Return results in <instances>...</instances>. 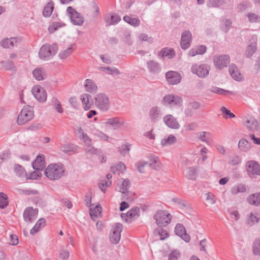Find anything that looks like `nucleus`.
Listing matches in <instances>:
<instances>
[{
    "label": "nucleus",
    "instance_id": "30",
    "mask_svg": "<svg viewBox=\"0 0 260 260\" xmlns=\"http://www.w3.org/2000/svg\"><path fill=\"white\" fill-rule=\"evenodd\" d=\"M149 72L153 74H157L160 71V67L158 62L154 60H149L147 62Z\"/></svg>",
    "mask_w": 260,
    "mask_h": 260
},
{
    "label": "nucleus",
    "instance_id": "31",
    "mask_svg": "<svg viewBox=\"0 0 260 260\" xmlns=\"http://www.w3.org/2000/svg\"><path fill=\"white\" fill-rule=\"evenodd\" d=\"M46 220L45 218H42L39 219L36 222L35 226L30 230V233L34 235L41 230L45 225Z\"/></svg>",
    "mask_w": 260,
    "mask_h": 260
},
{
    "label": "nucleus",
    "instance_id": "45",
    "mask_svg": "<svg viewBox=\"0 0 260 260\" xmlns=\"http://www.w3.org/2000/svg\"><path fill=\"white\" fill-rule=\"evenodd\" d=\"M129 186V180L123 179L121 184L117 186V190L121 193H125L127 191Z\"/></svg>",
    "mask_w": 260,
    "mask_h": 260
},
{
    "label": "nucleus",
    "instance_id": "27",
    "mask_svg": "<svg viewBox=\"0 0 260 260\" xmlns=\"http://www.w3.org/2000/svg\"><path fill=\"white\" fill-rule=\"evenodd\" d=\"M85 90L89 93H95L98 90V86L94 81L90 79H87L84 83Z\"/></svg>",
    "mask_w": 260,
    "mask_h": 260
},
{
    "label": "nucleus",
    "instance_id": "15",
    "mask_svg": "<svg viewBox=\"0 0 260 260\" xmlns=\"http://www.w3.org/2000/svg\"><path fill=\"white\" fill-rule=\"evenodd\" d=\"M122 230V225L116 223L112 229V233L110 237L111 242L115 244H117L121 238V232Z\"/></svg>",
    "mask_w": 260,
    "mask_h": 260
},
{
    "label": "nucleus",
    "instance_id": "34",
    "mask_svg": "<svg viewBox=\"0 0 260 260\" xmlns=\"http://www.w3.org/2000/svg\"><path fill=\"white\" fill-rule=\"evenodd\" d=\"M225 4L224 0H208L207 6L210 8H220Z\"/></svg>",
    "mask_w": 260,
    "mask_h": 260
},
{
    "label": "nucleus",
    "instance_id": "47",
    "mask_svg": "<svg viewBox=\"0 0 260 260\" xmlns=\"http://www.w3.org/2000/svg\"><path fill=\"white\" fill-rule=\"evenodd\" d=\"M32 74L35 78L38 81L44 79L45 72L44 70L42 68L35 69L33 71Z\"/></svg>",
    "mask_w": 260,
    "mask_h": 260
},
{
    "label": "nucleus",
    "instance_id": "6",
    "mask_svg": "<svg viewBox=\"0 0 260 260\" xmlns=\"http://www.w3.org/2000/svg\"><path fill=\"white\" fill-rule=\"evenodd\" d=\"M210 67L206 64H193L191 67L192 73L200 78H205L209 75Z\"/></svg>",
    "mask_w": 260,
    "mask_h": 260
},
{
    "label": "nucleus",
    "instance_id": "50",
    "mask_svg": "<svg viewBox=\"0 0 260 260\" xmlns=\"http://www.w3.org/2000/svg\"><path fill=\"white\" fill-rule=\"evenodd\" d=\"M177 140L175 136L173 135H170L168 138H164L161 141V144L162 146L170 145L176 142Z\"/></svg>",
    "mask_w": 260,
    "mask_h": 260
},
{
    "label": "nucleus",
    "instance_id": "51",
    "mask_svg": "<svg viewBox=\"0 0 260 260\" xmlns=\"http://www.w3.org/2000/svg\"><path fill=\"white\" fill-rule=\"evenodd\" d=\"M0 64L2 68L6 70H10L15 67L13 61L10 60L2 61L0 62Z\"/></svg>",
    "mask_w": 260,
    "mask_h": 260
},
{
    "label": "nucleus",
    "instance_id": "35",
    "mask_svg": "<svg viewBox=\"0 0 260 260\" xmlns=\"http://www.w3.org/2000/svg\"><path fill=\"white\" fill-rule=\"evenodd\" d=\"M111 170L114 174H123L126 170V167L123 163L120 162L112 166L111 168Z\"/></svg>",
    "mask_w": 260,
    "mask_h": 260
},
{
    "label": "nucleus",
    "instance_id": "62",
    "mask_svg": "<svg viewBox=\"0 0 260 260\" xmlns=\"http://www.w3.org/2000/svg\"><path fill=\"white\" fill-rule=\"evenodd\" d=\"M155 233H157L160 236V239L165 240L169 236V234L166 230L162 229H158L155 230Z\"/></svg>",
    "mask_w": 260,
    "mask_h": 260
},
{
    "label": "nucleus",
    "instance_id": "11",
    "mask_svg": "<svg viewBox=\"0 0 260 260\" xmlns=\"http://www.w3.org/2000/svg\"><path fill=\"white\" fill-rule=\"evenodd\" d=\"M166 78L168 84L174 85L180 83L182 77L178 72L170 71L166 73Z\"/></svg>",
    "mask_w": 260,
    "mask_h": 260
},
{
    "label": "nucleus",
    "instance_id": "61",
    "mask_svg": "<svg viewBox=\"0 0 260 260\" xmlns=\"http://www.w3.org/2000/svg\"><path fill=\"white\" fill-rule=\"evenodd\" d=\"M18 191L19 194H24V195H30V194H37L38 192L37 190L31 189H19Z\"/></svg>",
    "mask_w": 260,
    "mask_h": 260
},
{
    "label": "nucleus",
    "instance_id": "55",
    "mask_svg": "<svg viewBox=\"0 0 260 260\" xmlns=\"http://www.w3.org/2000/svg\"><path fill=\"white\" fill-rule=\"evenodd\" d=\"M8 204V198L7 195L3 193L0 192V208H5L7 206Z\"/></svg>",
    "mask_w": 260,
    "mask_h": 260
},
{
    "label": "nucleus",
    "instance_id": "5",
    "mask_svg": "<svg viewBox=\"0 0 260 260\" xmlns=\"http://www.w3.org/2000/svg\"><path fill=\"white\" fill-rule=\"evenodd\" d=\"M95 105L103 112L108 111L110 108V100L107 95L103 93L97 94L94 98Z\"/></svg>",
    "mask_w": 260,
    "mask_h": 260
},
{
    "label": "nucleus",
    "instance_id": "41",
    "mask_svg": "<svg viewBox=\"0 0 260 260\" xmlns=\"http://www.w3.org/2000/svg\"><path fill=\"white\" fill-rule=\"evenodd\" d=\"M123 20L129 25L137 27L140 25L141 21L138 18H132L128 15L123 17Z\"/></svg>",
    "mask_w": 260,
    "mask_h": 260
},
{
    "label": "nucleus",
    "instance_id": "17",
    "mask_svg": "<svg viewBox=\"0 0 260 260\" xmlns=\"http://www.w3.org/2000/svg\"><path fill=\"white\" fill-rule=\"evenodd\" d=\"M21 41L20 38H5L0 42V45L4 48L9 49L17 46Z\"/></svg>",
    "mask_w": 260,
    "mask_h": 260
},
{
    "label": "nucleus",
    "instance_id": "32",
    "mask_svg": "<svg viewBox=\"0 0 260 260\" xmlns=\"http://www.w3.org/2000/svg\"><path fill=\"white\" fill-rule=\"evenodd\" d=\"M248 203L256 206H260V192L249 195L247 199Z\"/></svg>",
    "mask_w": 260,
    "mask_h": 260
},
{
    "label": "nucleus",
    "instance_id": "36",
    "mask_svg": "<svg viewBox=\"0 0 260 260\" xmlns=\"http://www.w3.org/2000/svg\"><path fill=\"white\" fill-rule=\"evenodd\" d=\"M184 175L190 180H195L197 177V169L194 167L187 168L184 171Z\"/></svg>",
    "mask_w": 260,
    "mask_h": 260
},
{
    "label": "nucleus",
    "instance_id": "52",
    "mask_svg": "<svg viewBox=\"0 0 260 260\" xmlns=\"http://www.w3.org/2000/svg\"><path fill=\"white\" fill-rule=\"evenodd\" d=\"M60 149L65 153L76 152L77 150V147L73 144H67L62 146Z\"/></svg>",
    "mask_w": 260,
    "mask_h": 260
},
{
    "label": "nucleus",
    "instance_id": "18",
    "mask_svg": "<svg viewBox=\"0 0 260 260\" xmlns=\"http://www.w3.org/2000/svg\"><path fill=\"white\" fill-rule=\"evenodd\" d=\"M105 124L113 127L114 129L120 128L124 124L123 120L119 117H114L107 119Z\"/></svg>",
    "mask_w": 260,
    "mask_h": 260
},
{
    "label": "nucleus",
    "instance_id": "58",
    "mask_svg": "<svg viewBox=\"0 0 260 260\" xmlns=\"http://www.w3.org/2000/svg\"><path fill=\"white\" fill-rule=\"evenodd\" d=\"M139 39L141 41H146L149 44L153 42V38L152 37L148 36L146 34L141 33L138 36Z\"/></svg>",
    "mask_w": 260,
    "mask_h": 260
},
{
    "label": "nucleus",
    "instance_id": "40",
    "mask_svg": "<svg viewBox=\"0 0 260 260\" xmlns=\"http://www.w3.org/2000/svg\"><path fill=\"white\" fill-rule=\"evenodd\" d=\"M121 20L120 17L116 14H110L106 18V20L109 25H114L117 23Z\"/></svg>",
    "mask_w": 260,
    "mask_h": 260
},
{
    "label": "nucleus",
    "instance_id": "21",
    "mask_svg": "<svg viewBox=\"0 0 260 260\" xmlns=\"http://www.w3.org/2000/svg\"><path fill=\"white\" fill-rule=\"evenodd\" d=\"M164 122L166 125L169 128L172 129H178L180 127V124L176 119L172 115L169 114L164 117Z\"/></svg>",
    "mask_w": 260,
    "mask_h": 260
},
{
    "label": "nucleus",
    "instance_id": "3",
    "mask_svg": "<svg viewBox=\"0 0 260 260\" xmlns=\"http://www.w3.org/2000/svg\"><path fill=\"white\" fill-rule=\"evenodd\" d=\"M172 216L166 210H159L157 211L153 216L157 225L162 227L167 226L171 221Z\"/></svg>",
    "mask_w": 260,
    "mask_h": 260
},
{
    "label": "nucleus",
    "instance_id": "22",
    "mask_svg": "<svg viewBox=\"0 0 260 260\" xmlns=\"http://www.w3.org/2000/svg\"><path fill=\"white\" fill-rule=\"evenodd\" d=\"M229 73L231 77L237 81H241L243 80V76L240 73L237 66L234 64H232L229 67Z\"/></svg>",
    "mask_w": 260,
    "mask_h": 260
},
{
    "label": "nucleus",
    "instance_id": "1",
    "mask_svg": "<svg viewBox=\"0 0 260 260\" xmlns=\"http://www.w3.org/2000/svg\"><path fill=\"white\" fill-rule=\"evenodd\" d=\"M65 172L64 166L60 163L49 165L44 170L46 177L51 181L58 180L63 176Z\"/></svg>",
    "mask_w": 260,
    "mask_h": 260
},
{
    "label": "nucleus",
    "instance_id": "42",
    "mask_svg": "<svg viewBox=\"0 0 260 260\" xmlns=\"http://www.w3.org/2000/svg\"><path fill=\"white\" fill-rule=\"evenodd\" d=\"M250 144L245 139L242 138L240 140L238 148L241 151L247 152L250 150Z\"/></svg>",
    "mask_w": 260,
    "mask_h": 260
},
{
    "label": "nucleus",
    "instance_id": "59",
    "mask_svg": "<svg viewBox=\"0 0 260 260\" xmlns=\"http://www.w3.org/2000/svg\"><path fill=\"white\" fill-rule=\"evenodd\" d=\"M101 69L102 71H107L109 74L112 75H118L120 74L119 71L116 68L102 67Z\"/></svg>",
    "mask_w": 260,
    "mask_h": 260
},
{
    "label": "nucleus",
    "instance_id": "23",
    "mask_svg": "<svg viewBox=\"0 0 260 260\" xmlns=\"http://www.w3.org/2000/svg\"><path fill=\"white\" fill-rule=\"evenodd\" d=\"M176 55L175 51L173 48L165 47L161 49L158 52V56L162 58L172 59Z\"/></svg>",
    "mask_w": 260,
    "mask_h": 260
},
{
    "label": "nucleus",
    "instance_id": "38",
    "mask_svg": "<svg viewBox=\"0 0 260 260\" xmlns=\"http://www.w3.org/2000/svg\"><path fill=\"white\" fill-rule=\"evenodd\" d=\"M232 24V22L230 19L223 18L220 21V28L223 31L226 32L230 29Z\"/></svg>",
    "mask_w": 260,
    "mask_h": 260
},
{
    "label": "nucleus",
    "instance_id": "7",
    "mask_svg": "<svg viewBox=\"0 0 260 260\" xmlns=\"http://www.w3.org/2000/svg\"><path fill=\"white\" fill-rule=\"evenodd\" d=\"M67 12L69 15L72 22L74 25L81 26L83 24L84 19L83 16L71 6H69L67 8Z\"/></svg>",
    "mask_w": 260,
    "mask_h": 260
},
{
    "label": "nucleus",
    "instance_id": "9",
    "mask_svg": "<svg viewBox=\"0 0 260 260\" xmlns=\"http://www.w3.org/2000/svg\"><path fill=\"white\" fill-rule=\"evenodd\" d=\"M257 36L253 35L251 36L248 45L245 51V56L247 58H250L256 52L257 50Z\"/></svg>",
    "mask_w": 260,
    "mask_h": 260
},
{
    "label": "nucleus",
    "instance_id": "49",
    "mask_svg": "<svg viewBox=\"0 0 260 260\" xmlns=\"http://www.w3.org/2000/svg\"><path fill=\"white\" fill-rule=\"evenodd\" d=\"M209 90L211 92L217 93L219 95H226L227 93H234L232 91L226 90L216 86L211 87Z\"/></svg>",
    "mask_w": 260,
    "mask_h": 260
},
{
    "label": "nucleus",
    "instance_id": "53",
    "mask_svg": "<svg viewBox=\"0 0 260 260\" xmlns=\"http://www.w3.org/2000/svg\"><path fill=\"white\" fill-rule=\"evenodd\" d=\"M85 151L86 153L89 154L100 155L101 153V151L100 149L95 148L91 144L85 146Z\"/></svg>",
    "mask_w": 260,
    "mask_h": 260
},
{
    "label": "nucleus",
    "instance_id": "25",
    "mask_svg": "<svg viewBox=\"0 0 260 260\" xmlns=\"http://www.w3.org/2000/svg\"><path fill=\"white\" fill-rule=\"evenodd\" d=\"M80 100L85 110H88L91 108L92 105V99L90 94L87 93L81 94Z\"/></svg>",
    "mask_w": 260,
    "mask_h": 260
},
{
    "label": "nucleus",
    "instance_id": "13",
    "mask_svg": "<svg viewBox=\"0 0 260 260\" xmlns=\"http://www.w3.org/2000/svg\"><path fill=\"white\" fill-rule=\"evenodd\" d=\"M38 210L37 208H33L29 207L26 208L23 212V218L25 221L28 223L32 222L37 217Z\"/></svg>",
    "mask_w": 260,
    "mask_h": 260
},
{
    "label": "nucleus",
    "instance_id": "10",
    "mask_svg": "<svg viewBox=\"0 0 260 260\" xmlns=\"http://www.w3.org/2000/svg\"><path fill=\"white\" fill-rule=\"evenodd\" d=\"M140 211L138 207H135L131 209L126 214L122 213L121 217L123 220L128 222H131L137 219L140 216Z\"/></svg>",
    "mask_w": 260,
    "mask_h": 260
},
{
    "label": "nucleus",
    "instance_id": "12",
    "mask_svg": "<svg viewBox=\"0 0 260 260\" xmlns=\"http://www.w3.org/2000/svg\"><path fill=\"white\" fill-rule=\"evenodd\" d=\"M246 170L250 176H260V165L254 160H249L246 164Z\"/></svg>",
    "mask_w": 260,
    "mask_h": 260
},
{
    "label": "nucleus",
    "instance_id": "60",
    "mask_svg": "<svg viewBox=\"0 0 260 260\" xmlns=\"http://www.w3.org/2000/svg\"><path fill=\"white\" fill-rule=\"evenodd\" d=\"M253 252L255 255H260V239H256L253 244Z\"/></svg>",
    "mask_w": 260,
    "mask_h": 260
},
{
    "label": "nucleus",
    "instance_id": "24",
    "mask_svg": "<svg viewBox=\"0 0 260 260\" xmlns=\"http://www.w3.org/2000/svg\"><path fill=\"white\" fill-rule=\"evenodd\" d=\"M161 116V114L160 109L157 106L152 107L149 111V119L152 122H155L157 121L159 119H160Z\"/></svg>",
    "mask_w": 260,
    "mask_h": 260
},
{
    "label": "nucleus",
    "instance_id": "16",
    "mask_svg": "<svg viewBox=\"0 0 260 260\" xmlns=\"http://www.w3.org/2000/svg\"><path fill=\"white\" fill-rule=\"evenodd\" d=\"M35 98L40 102H44L47 99V93L44 89L39 85L34 86L31 90Z\"/></svg>",
    "mask_w": 260,
    "mask_h": 260
},
{
    "label": "nucleus",
    "instance_id": "26",
    "mask_svg": "<svg viewBox=\"0 0 260 260\" xmlns=\"http://www.w3.org/2000/svg\"><path fill=\"white\" fill-rule=\"evenodd\" d=\"M32 168L36 170H43L45 166V157L43 155H40L32 163Z\"/></svg>",
    "mask_w": 260,
    "mask_h": 260
},
{
    "label": "nucleus",
    "instance_id": "8",
    "mask_svg": "<svg viewBox=\"0 0 260 260\" xmlns=\"http://www.w3.org/2000/svg\"><path fill=\"white\" fill-rule=\"evenodd\" d=\"M213 62L217 69L221 70L230 63V57L226 54L215 55L213 57Z\"/></svg>",
    "mask_w": 260,
    "mask_h": 260
},
{
    "label": "nucleus",
    "instance_id": "56",
    "mask_svg": "<svg viewBox=\"0 0 260 260\" xmlns=\"http://www.w3.org/2000/svg\"><path fill=\"white\" fill-rule=\"evenodd\" d=\"M247 16L249 21L251 23H256L260 21V16L255 13H249Z\"/></svg>",
    "mask_w": 260,
    "mask_h": 260
},
{
    "label": "nucleus",
    "instance_id": "14",
    "mask_svg": "<svg viewBox=\"0 0 260 260\" xmlns=\"http://www.w3.org/2000/svg\"><path fill=\"white\" fill-rule=\"evenodd\" d=\"M182 98L177 95L168 94L165 96L162 100V104L164 105L179 106L182 104Z\"/></svg>",
    "mask_w": 260,
    "mask_h": 260
},
{
    "label": "nucleus",
    "instance_id": "19",
    "mask_svg": "<svg viewBox=\"0 0 260 260\" xmlns=\"http://www.w3.org/2000/svg\"><path fill=\"white\" fill-rule=\"evenodd\" d=\"M191 38V34L189 31L185 30L182 33L180 46L182 49L186 50L189 48Z\"/></svg>",
    "mask_w": 260,
    "mask_h": 260
},
{
    "label": "nucleus",
    "instance_id": "2",
    "mask_svg": "<svg viewBox=\"0 0 260 260\" xmlns=\"http://www.w3.org/2000/svg\"><path fill=\"white\" fill-rule=\"evenodd\" d=\"M58 46L56 44H53L52 45L46 44L40 48L39 51V57L41 60H49L56 54Z\"/></svg>",
    "mask_w": 260,
    "mask_h": 260
},
{
    "label": "nucleus",
    "instance_id": "57",
    "mask_svg": "<svg viewBox=\"0 0 260 260\" xmlns=\"http://www.w3.org/2000/svg\"><path fill=\"white\" fill-rule=\"evenodd\" d=\"M11 153L9 150H5L0 153V164L4 162L10 158Z\"/></svg>",
    "mask_w": 260,
    "mask_h": 260
},
{
    "label": "nucleus",
    "instance_id": "39",
    "mask_svg": "<svg viewBox=\"0 0 260 260\" xmlns=\"http://www.w3.org/2000/svg\"><path fill=\"white\" fill-rule=\"evenodd\" d=\"M212 135L207 132H201L198 133V138L202 141L209 144L211 140Z\"/></svg>",
    "mask_w": 260,
    "mask_h": 260
},
{
    "label": "nucleus",
    "instance_id": "54",
    "mask_svg": "<svg viewBox=\"0 0 260 260\" xmlns=\"http://www.w3.org/2000/svg\"><path fill=\"white\" fill-rule=\"evenodd\" d=\"M52 105L54 108L59 113L63 112V109L60 104L59 101L55 98L52 99L51 101Z\"/></svg>",
    "mask_w": 260,
    "mask_h": 260
},
{
    "label": "nucleus",
    "instance_id": "44",
    "mask_svg": "<svg viewBox=\"0 0 260 260\" xmlns=\"http://www.w3.org/2000/svg\"><path fill=\"white\" fill-rule=\"evenodd\" d=\"M149 166L155 170H158L160 168V161L157 156L151 155L149 156Z\"/></svg>",
    "mask_w": 260,
    "mask_h": 260
},
{
    "label": "nucleus",
    "instance_id": "28",
    "mask_svg": "<svg viewBox=\"0 0 260 260\" xmlns=\"http://www.w3.org/2000/svg\"><path fill=\"white\" fill-rule=\"evenodd\" d=\"M75 49V45L74 44H71L68 48L59 52L58 57L62 60L67 58L74 52Z\"/></svg>",
    "mask_w": 260,
    "mask_h": 260
},
{
    "label": "nucleus",
    "instance_id": "33",
    "mask_svg": "<svg viewBox=\"0 0 260 260\" xmlns=\"http://www.w3.org/2000/svg\"><path fill=\"white\" fill-rule=\"evenodd\" d=\"M54 9V3L52 1H49L44 7L43 11V15L45 17H50Z\"/></svg>",
    "mask_w": 260,
    "mask_h": 260
},
{
    "label": "nucleus",
    "instance_id": "20",
    "mask_svg": "<svg viewBox=\"0 0 260 260\" xmlns=\"http://www.w3.org/2000/svg\"><path fill=\"white\" fill-rule=\"evenodd\" d=\"M176 234L181 237L186 242H189L190 240V236L186 233L185 227L181 224L178 223L175 228Z\"/></svg>",
    "mask_w": 260,
    "mask_h": 260
},
{
    "label": "nucleus",
    "instance_id": "4",
    "mask_svg": "<svg viewBox=\"0 0 260 260\" xmlns=\"http://www.w3.org/2000/svg\"><path fill=\"white\" fill-rule=\"evenodd\" d=\"M34 117L33 108L29 106H24L18 115L17 122L23 125L32 119Z\"/></svg>",
    "mask_w": 260,
    "mask_h": 260
},
{
    "label": "nucleus",
    "instance_id": "43",
    "mask_svg": "<svg viewBox=\"0 0 260 260\" xmlns=\"http://www.w3.org/2000/svg\"><path fill=\"white\" fill-rule=\"evenodd\" d=\"M101 213L102 207L100 205H97L94 208L91 207L90 209V215L93 220L100 216Z\"/></svg>",
    "mask_w": 260,
    "mask_h": 260
},
{
    "label": "nucleus",
    "instance_id": "29",
    "mask_svg": "<svg viewBox=\"0 0 260 260\" xmlns=\"http://www.w3.org/2000/svg\"><path fill=\"white\" fill-rule=\"evenodd\" d=\"M245 125L250 131L258 130V124L257 120L254 117H250L247 118L245 122Z\"/></svg>",
    "mask_w": 260,
    "mask_h": 260
},
{
    "label": "nucleus",
    "instance_id": "46",
    "mask_svg": "<svg viewBox=\"0 0 260 260\" xmlns=\"http://www.w3.org/2000/svg\"><path fill=\"white\" fill-rule=\"evenodd\" d=\"M246 191V186L243 184H239L234 185L231 189L232 194L235 195L239 193H243Z\"/></svg>",
    "mask_w": 260,
    "mask_h": 260
},
{
    "label": "nucleus",
    "instance_id": "48",
    "mask_svg": "<svg viewBox=\"0 0 260 260\" xmlns=\"http://www.w3.org/2000/svg\"><path fill=\"white\" fill-rule=\"evenodd\" d=\"M259 218L254 214L253 213H250L248 215L247 219V223L249 226H252L258 222Z\"/></svg>",
    "mask_w": 260,
    "mask_h": 260
},
{
    "label": "nucleus",
    "instance_id": "64",
    "mask_svg": "<svg viewBox=\"0 0 260 260\" xmlns=\"http://www.w3.org/2000/svg\"><path fill=\"white\" fill-rule=\"evenodd\" d=\"M70 256L68 250L62 248L59 251V257L62 260H67Z\"/></svg>",
    "mask_w": 260,
    "mask_h": 260
},
{
    "label": "nucleus",
    "instance_id": "63",
    "mask_svg": "<svg viewBox=\"0 0 260 260\" xmlns=\"http://www.w3.org/2000/svg\"><path fill=\"white\" fill-rule=\"evenodd\" d=\"M180 256V253L178 250H175L169 255L168 260H178Z\"/></svg>",
    "mask_w": 260,
    "mask_h": 260
},
{
    "label": "nucleus",
    "instance_id": "37",
    "mask_svg": "<svg viewBox=\"0 0 260 260\" xmlns=\"http://www.w3.org/2000/svg\"><path fill=\"white\" fill-rule=\"evenodd\" d=\"M14 172L16 175L19 178H23L26 176V172L25 169L22 166L18 164H15L13 166Z\"/></svg>",
    "mask_w": 260,
    "mask_h": 260
}]
</instances>
